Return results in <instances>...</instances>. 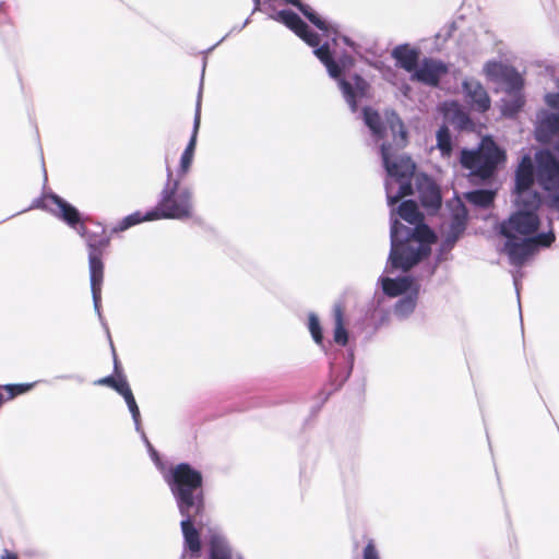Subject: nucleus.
I'll return each mask as SVG.
<instances>
[{"label":"nucleus","mask_w":559,"mask_h":559,"mask_svg":"<svg viewBox=\"0 0 559 559\" xmlns=\"http://www.w3.org/2000/svg\"><path fill=\"white\" fill-rule=\"evenodd\" d=\"M419 199L424 207L435 211L440 209L442 204L440 189L430 180H427L425 185L419 186Z\"/></svg>","instance_id":"obj_27"},{"label":"nucleus","mask_w":559,"mask_h":559,"mask_svg":"<svg viewBox=\"0 0 559 559\" xmlns=\"http://www.w3.org/2000/svg\"><path fill=\"white\" fill-rule=\"evenodd\" d=\"M548 195L546 199V204L550 209L559 211V188L554 189L552 191H547Z\"/></svg>","instance_id":"obj_41"},{"label":"nucleus","mask_w":559,"mask_h":559,"mask_svg":"<svg viewBox=\"0 0 559 559\" xmlns=\"http://www.w3.org/2000/svg\"><path fill=\"white\" fill-rule=\"evenodd\" d=\"M5 2L0 1V23L5 19Z\"/></svg>","instance_id":"obj_46"},{"label":"nucleus","mask_w":559,"mask_h":559,"mask_svg":"<svg viewBox=\"0 0 559 559\" xmlns=\"http://www.w3.org/2000/svg\"><path fill=\"white\" fill-rule=\"evenodd\" d=\"M514 204L518 211H528L537 213L542 205V195L538 191L530 187H515L513 190Z\"/></svg>","instance_id":"obj_20"},{"label":"nucleus","mask_w":559,"mask_h":559,"mask_svg":"<svg viewBox=\"0 0 559 559\" xmlns=\"http://www.w3.org/2000/svg\"><path fill=\"white\" fill-rule=\"evenodd\" d=\"M146 221H156V218H153V217H148V211L143 215L141 212H134L130 215H127L126 217H123L114 228H112V233H121V231H124L129 228H131L132 226H135L142 222H146Z\"/></svg>","instance_id":"obj_34"},{"label":"nucleus","mask_w":559,"mask_h":559,"mask_svg":"<svg viewBox=\"0 0 559 559\" xmlns=\"http://www.w3.org/2000/svg\"><path fill=\"white\" fill-rule=\"evenodd\" d=\"M391 57L395 60L399 68L412 75L420 62V50L417 47H412L409 44H401L392 49Z\"/></svg>","instance_id":"obj_19"},{"label":"nucleus","mask_w":559,"mask_h":559,"mask_svg":"<svg viewBox=\"0 0 559 559\" xmlns=\"http://www.w3.org/2000/svg\"><path fill=\"white\" fill-rule=\"evenodd\" d=\"M250 23V17L245 20V22L239 26V31H242Z\"/></svg>","instance_id":"obj_51"},{"label":"nucleus","mask_w":559,"mask_h":559,"mask_svg":"<svg viewBox=\"0 0 559 559\" xmlns=\"http://www.w3.org/2000/svg\"><path fill=\"white\" fill-rule=\"evenodd\" d=\"M437 148L443 158H449L453 152L452 134L448 126L442 124L436 132Z\"/></svg>","instance_id":"obj_31"},{"label":"nucleus","mask_w":559,"mask_h":559,"mask_svg":"<svg viewBox=\"0 0 559 559\" xmlns=\"http://www.w3.org/2000/svg\"><path fill=\"white\" fill-rule=\"evenodd\" d=\"M343 41H344L347 46H349V47H352V48H354V47H355V43H354L350 38H348V37H346V36H344V37H343Z\"/></svg>","instance_id":"obj_49"},{"label":"nucleus","mask_w":559,"mask_h":559,"mask_svg":"<svg viewBox=\"0 0 559 559\" xmlns=\"http://www.w3.org/2000/svg\"><path fill=\"white\" fill-rule=\"evenodd\" d=\"M385 124L389 127L393 142L396 147L402 148L407 143V130L400 118V116L394 110L385 111Z\"/></svg>","instance_id":"obj_25"},{"label":"nucleus","mask_w":559,"mask_h":559,"mask_svg":"<svg viewBox=\"0 0 559 559\" xmlns=\"http://www.w3.org/2000/svg\"><path fill=\"white\" fill-rule=\"evenodd\" d=\"M3 402V395L0 393V405L2 404Z\"/></svg>","instance_id":"obj_54"},{"label":"nucleus","mask_w":559,"mask_h":559,"mask_svg":"<svg viewBox=\"0 0 559 559\" xmlns=\"http://www.w3.org/2000/svg\"><path fill=\"white\" fill-rule=\"evenodd\" d=\"M141 435V438L147 449V452L154 462L156 468L163 476L164 481L167 484L170 492H174L175 485H187L195 483L203 478L201 471L193 467L191 464L187 462H181L176 465H171L167 467L166 463L162 460L159 453L152 445L150 440L147 439L145 432L138 431Z\"/></svg>","instance_id":"obj_7"},{"label":"nucleus","mask_w":559,"mask_h":559,"mask_svg":"<svg viewBox=\"0 0 559 559\" xmlns=\"http://www.w3.org/2000/svg\"><path fill=\"white\" fill-rule=\"evenodd\" d=\"M0 559H19L17 555L8 550L0 557Z\"/></svg>","instance_id":"obj_47"},{"label":"nucleus","mask_w":559,"mask_h":559,"mask_svg":"<svg viewBox=\"0 0 559 559\" xmlns=\"http://www.w3.org/2000/svg\"><path fill=\"white\" fill-rule=\"evenodd\" d=\"M205 66H206V62L204 61V62H203V70L205 69Z\"/></svg>","instance_id":"obj_55"},{"label":"nucleus","mask_w":559,"mask_h":559,"mask_svg":"<svg viewBox=\"0 0 559 559\" xmlns=\"http://www.w3.org/2000/svg\"><path fill=\"white\" fill-rule=\"evenodd\" d=\"M193 191L180 185V178H173V171L167 167V181L164 185L155 207L148 211V217L156 219H188L193 215Z\"/></svg>","instance_id":"obj_5"},{"label":"nucleus","mask_w":559,"mask_h":559,"mask_svg":"<svg viewBox=\"0 0 559 559\" xmlns=\"http://www.w3.org/2000/svg\"><path fill=\"white\" fill-rule=\"evenodd\" d=\"M308 328H309V331H310V334H311L313 341L319 345L322 344L323 343V333H322V328H321V324H320V321H319V318L317 314H314V313L309 314Z\"/></svg>","instance_id":"obj_38"},{"label":"nucleus","mask_w":559,"mask_h":559,"mask_svg":"<svg viewBox=\"0 0 559 559\" xmlns=\"http://www.w3.org/2000/svg\"><path fill=\"white\" fill-rule=\"evenodd\" d=\"M511 66H507L500 61L490 60L484 66L483 72L488 80L500 82Z\"/></svg>","instance_id":"obj_35"},{"label":"nucleus","mask_w":559,"mask_h":559,"mask_svg":"<svg viewBox=\"0 0 559 559\" xmlns=\"http://www.w3.org/2000/svg\"><path fill=\"white\" fill-rule=\"evenodd\" d=\"M465 99L471 108L479 114L487 112L491 107V99L484 85L474 78H466L462 82Z\"/></svg>","instance_id":"obj_15"},{"label":"nucleus","mask_w":559,"mask_h":559,"mask_svg":"<svg viewBox=\"0 0 559 559\" xmlns=\"http://www.w3.org/2000/svg\"><path fill=\"white\" fill-rule=\"evenodd\" d=\"M449 67L440 59L424 57L411 75L413 82L430 87H438L441 79L448 74Z\"/></svg>","instance_id":"obj_12"},{"label":"nucleus","mask_w":559,"mask_h":559,"mask_svg":"<svg viewBox=\"0 0 559 559\" xmlns=\"http://www.w3.org/2000/svg\"><path fill=\"white\" fill-rule=\"evenodd\" d=\"M546 105L555 110H559V92L547 93L544 97Z\"/></svg>","instance_id":"obj_42"},{"label":"nucleus","mask_w":559,"mask_h":559,"mask_svg":"<svg viewBox=\"0 0 559 559\" xmlns=\"http://www.w3.org/2000/svg\"><path fill=\"white\" fill-rule=\"evenodd\" d=\"M540 219L537 213L515 210L499 225V233L504 238L533 237L539 228Z\"/></svg>","instance_id":"obj_9"},{"label":"nucleus","mask_w":559,"mask_h":559,"mask_svg":"<svg viewBox=\"0 0 559 559\" xmlns=\"http://www.w3.org/2000/svg\"><path fill=\"white\" fill-rule=\"evenodd\" d=\"M419 290L414 288L411 294H406L395 301L392 312L400 321L407 320L415 311L418 302Z\"/></svg>","instance_id":"obj_23"},{"label":"nucleus","mask_w":559,"mask_h":559,"mask_svg":"<svg viewBox=\"0 0 559 559\" xmlns=\"http://www.w3.org/2000/svg\"><path fill=\"white\" fill-rule=\"evenodd\" d=\"M73 376H70V374H64V376H59L58 379H72Z\"/></svg>","instance_id":"obj_53"},{"label":"nucleus","mask_w":559,"mask_h":559,"mask_svg":"<svg viewBox=\"0 0 559 559\" xmlns=\"http://www.w3.org/2000/svg\"><path fill=\"white\" fill-rule=\"evenodd\" d=\"M296 7L304 16L321 31H328V23L309 5L299 0H285Z\"/></svg>","instance_id":"obj_32"},{"label":"nucleus","mask_w":559,"mask_h":559,"mask_svg":"<svg viewBox=\"0 0 559 559\" xmlns=\"http://www.w3.org/2000/svg\"><path fill=\"white\" fill-rule=\"evenodd\" d=\"M465 199L475 206L489 207L495 200V193L491 190L477 189L465 193Z\"/></svg>","instance_id":"obj_33"},{"label":"nucleus","mask_w":559,"mask_h":559,"mask_svg":"<svg viewBox=\"0 0 559 559\" xmlns=\"http://www.w3.org/2000/svg\"><path fill=\"white\" fill-rule=\"evenodd\" d=\"M129 412L132 416L135 431H142L141 413L132 391L123 396Z\"/></svg>","instance_id":"obj_37"},{"label":"nucleus","mask_w":559,"mask_h":559,"mask_svg":"<svg viewBox=\"0 0 559 559\" xmlns=\"http://www.w3.org/2000/svg\"><path fill=\"white\" fill-rule=\"evenodd\" d=\"M513 282H514V286H515V288H516V294H518V296H519V295H520V294H519V287H518V285H519V280H518V277H516L515 275L513 276Z\"/></svg>","instance_id":"obj_52"},{"label":"nucleus","mask_w":559,"mask_h":559,"mask_svg":"<svg viewBox=\"0 0 559 559\" xmlns=\"http://www.w3.org/2000/svg\"><path fill=\"white\" fill-rule=\"evenodd\" d=\"M316 57L324 64L329 75L336 80L342 95L352 112L358 110V103L369 96L370 83L360 74L350 73L355 60L347 53L335 58L328 44L313 50Z\"/></svg>","instance_id":"obj_3"},{"label":"nucleus","mask_w":559,"mask_h":559,"mask_svg":"<svg viewBox=\"0 0 559 559\" xmlns=\"http://www.w3.org/2000/svg\"><path fill=\"white\" fill-rule=\"evenodd\" d=\"M382 292L389 297H402L411 294L414 288L420 290V284L409 275L391 278L389 276H380L378 280Z\"/></svg>","instance_id":"obj_17"},{"label":"nucleus","mask_w":559,"mask_h":559,"mask_svg":"<svg viewBox=\"0 0 559 559\" xmlns=\"http://www.w3.org/2000/svg\"><path fill=\"white\" fill-rule=\"evenodd\" d=\"M362 120L366 127L370 130L373 139L380 141L385 135V126L382 121L380 114L372 107L365 106L361 111Z\"/></svg>","instance_id":"obj_26"},{"label":"nucleus","mask_w":559,"mask_h":559,"mask_svg":"<svg viewBox=\"0 0 559 559\" xmlns=\"http://www.w3.org/2000/svg\"><path fill=\"white\" fill-rule=\"evenodd\" d=\"M35 206L49 211L85 238L88 254L103 255L109 246L110 236L106 234L105 228L97 225L95 231L88 230L82 223L80 211L58 194L53 192L46 194L43 199L35 201Z\"/></svg>","instance_id":"obj_4"},{"label":"nucleus","mask_w":559,"mask_h":559,"mask_svg":"<svg viewBox=\"0 0 559 559\" xmlns=\"http://www.w3.org/2000/svg\"><path fill=\"white\" fill-rule=\"evenodd\" d=\"M500 82L506 84V94H523L524 80L514 67H510Z\"/></svg>","instance_id":"obj_30"},{"label":"nucleus","mask_w":559,"mask_h":559,"mask_svg":"<svg viewBox=\"0 0 559 559\" xmlns=\"http://www.w3.org/2000/svg\"><path fill=\"white\" fill-rule=\"evenodd\" d=\"M364 559H380L372 542H369L364 548Z\"/></svg>","instance_id":"obj_43"},{"label":"nucleus","mask_w":559,"mask_h":559,"mask_svg":"<svg viewBox=\"0 0 559 559\" xmlns=\"http://www.w3.org/2000/svg\"><path fill=\"white\" fill-rule=\"evenodd\" d=\"M380 154L388 179L413 178L416 165L408 155L393 154L392 145L385 142L380 146Z\"/></svg>","instance_id":"obj_10"},{"label":"nucleus","mask_w":559,"mask_h":559,"mask_svg":"<svg viewBox=\"0 0 559 559\" xmlns=\"http://www.w3.org/2000/svg\"><path fill=\"white\" fill-rule=\"evenodd\" d=\"M209 559H242V557L233 551L224 535L212 533L209 539Z\"/></svg>","instance_id":"obj_22"},{"label":"nucleus","mask_w":559,"mask_h":559,"mask_svg":"<svg viewBox=\"0 0 559 559\" xmlns=\"http://www.w3.org/2000/svg\"><path fill=\"white\" fill-rule=\"evenodd\" d=\"M500 111L506 118L513 119L523 109L525 105L524 94H507L506 97L500 100Z\"/></svg>","instance_id":"obj_28"},{"label":"nucleus","mask_w":559,"mask_h":559,"mask_svg":"<svg viewBox=\"0 0 559 559\" xmlns=\"http://www.w3.org/2000/svg\"><path fill=\"white\" fill-rule=\"evenodd\" d=\"M203 478L187 485H175L171 492L179 514L182 516L180 527L183 535L185 550L189 552L182 555V559H199L201 556V538L195 527L199 518H202L205 511V495L203 489Z\"/></svg>","instance_id":"obj_2"},{"label":"nucleus","mask_w":559,"mask_h":559,"mask_svg":"<svg viewBox=\"0 0 559 559\" xmlns=\"http://www.w3.org/2000/svg\"><path fill=\"white\" fill-rule=\"evenodd\" d=\"M536 180V163L530 155H524L515 170V187H530Z\"/></svg>","instance_id":"obj_24"},{"label":"nucleus","mask_w":559,"mask_h":559,"mask_svg":"<svg viewBox=\"0 0 559 559\" xmlns=\"http://www.w3.org/2000/svg\"><path fill=\"white\" fill-rule=\"evenodd\" d=\"M556 240L555 233H539L533 237L506 238L502 252L509 258L510 264L523 266L540 248H549Z\"/></svg>","instance_id":"obj_8"},{"label":"nucleus","mask_w":559,"mask_h":559,"mask_svg":"<svg viewBox=\"0 0 559 559\" xmlns=\"http://www.w3.org/2000/svg\"><path fill=\"white\" fill-rule=\"evenodd\" d=\"M36 383H17V384H4L1 388L9 393V400L14 399L17 395L24 394L32 390Z\"/></svg>","instance_id":"obj_39"},{"label":"nucleus","mask_w":559,"mask_h":559,"mask_svg":"<svg viewBox=\"0 0 559 559\" xmlns=\"http://www.w3.org/2000/svg\"><path fill=\"white\" fill-rule=\"evenodd\" d=\"M449 206L451 209V216L441 243L443 250H451L454 247L464 234L468 218V211L461 200H454L449 203Z\"/></svg>","instance_id":"obj_11"},{"label":"nucleus","mask_w":559,"mask_h":559,"mask_svg":"<svg viewBox=\"0 0 559 559\" xmlns=\"http://www.w3.org/2000/svg\"><path fill=\"white\" fill-rule=\"evenodd\" d=\"M116 382V378L112 377V376H107L105 378H102V379H98L97 381H95V384H98V385H107V386H110L112 388V385L115 384Z\"/></svg>","instance_id":"obj_44"},{"label":"nucleus","mask_w":559,"mask_h":559,"mask_svg":"<svg viewBox=\"0 0 559 559\" xmlns=\"http://www.w3.org/2000/svg\"><path fill=\"white\" fill-rule=\"evenodd\" d=\"M272 17L286 25L309 46L314 47V50L321 47L319 35L314 33L296 12L292 10H281L272 15Z\"/></svg>","instance_id":"obj_13"},{"label":"nucleus","mask_w":559,"mask_h":559,"mask_svg":"<svg viewBox=\"0 0 559 559\" xmlns=\"http://www.w3.org/2000/svg\"><path fill=\"white\" fill-rule=\"evenodd\" d=\"M111 389H114L122 397L132 391L123 374L118 376V378L116 379V382Z\"/></svg>","instance_id":"obj_40"},{"label":"nucleus","mask_w":559,"mask_h":559,"mask_svg":"<svg viewBox=\"0 0 559 559\" xmlns=\"http://www.w3.org/2000/svg\"><path fill=\"white\" fill-rule=\"evenodd\" d=\"M334 342L338 345L345 346L348 343V332L344 323L343 307L340 304L334 305Z\"/></svg>","instance_id":"obj_29"},{"label":"nucleus","mask_w":559,"mask_h":559,"mask_svg":"<svg viewBox=\"0 0 559 559\" xmlns=\"http://www.w3.org/2000/svg\"><path fill=\"white\" fill-rule=\"evenodd\" d=\"M202 86H203V79L201 80L200 91H199V95H198L192 133H191L190 140L180 157V164H179L178 174H177L179 178H182L189 171L192 160H193L194 151H195V146H197L198 132H199L200 123H201Z\"/></svg>","instance_id":"obj_16"},{"label":"nucleus","mask_w":559,"mask_h":559,"mask_svg":"<svg viewBox=\"0 0 559 559\" xmlns=\"http://www.w3.org/2000/svg\"><path fill=\"white\" fill-rule=\"evenodd\" d=\"M506 160V152L489 136H485L478 148H463L460 164L469 170L473 180L487 181L493 177L497 168Z\"/></svg>","instance_id":"obj_6"},{"label":"nucleus","mask_w":559,"mask_h":559,"mask_svg":"<svg viewBox=\"0 0 559 559\" xmlns=\"http://www.w3.org/2000/svg\"><path fill=\"white\" fill-rule=\"evenodd\" d=\"M239 26H240V25H236V26H234V27L229 31V33H228L227 35H225V36H224V37H223V38H222V39H221L216 45H214V46L212 47V49H213L214 47H216L218 44H221V43H222V41H223V40H224V39H225L229 34H231V33H234V32H240V31H239Z\"/></svg>","instance_id":"obj_48"},{"label":"nucleus","mask_w":559,"mask_h":559,"mask_svg":"<svg viewBox=\"0 0 559 559\" xmlns=\"http://www.w3.org/2000/svg\"><path fill=\"white\" fill-rule=\"evenodd\" d=\"M88 269H90V283H91V293L94 305V310L98 316L102 324L105 326L108 337L110 338L109 330L104 322L102 311H100V300H102V284L104 278V263L103 255L97 254H88Z\"/></svg>","instance_id":"obj_14"},{"label":"nucleus","mask_w":559,"mask_h":559,"mask_svg":"<svg viewBox=\"0 0 559 559\" xmlns=\"http://www.w3.org/2000/svg\"><path fill=\"white\" fill-rule=\"evenodd\" d=\"M253 2H254V8H253L252 13H254V12L260 10L261 0H253Z\"/></svg>","instance_id":"obj_50"},{"label":"nucleus","mask_w":559,"mask_h":559,"mask_svg":"<svg viewBox=\"0 0 559 559\" xmlns=\"http://www.w3.org/2000/svg\"><path fill=\"white\" fill-rule=\"evenodd\" d=\"M396 213L413 227L403 225L391 215V248L385 271L402 270L407 272L430 254L431 245L436 241L437 236L424 223V216L414 200L402 201L396 209Z\"/></svg>","instance_id":"obj_1"},{"label":"nucleus","mask_w":559,"mask_h":559,"mask_svg":"<svg viewBox=\"0 0 559 559\" xmlns=\"http://www.w3.org/2000/svg\"><path fill=\"white\" fill-rule=\"evenodd\" d=\"M555 136L559 138V112L539 110L536 115V139L548 142Z\"/></svg>","instance_id":"obj_18"},{"label":"nucleus","mask_w":559,"mask_h":559,"mask_svg":"<svg viewBox=\"0 0 559 559\" xmlns=\"http://www.w3.org/2000/svg\"><path fill=\"white\" fill-rule=\"evenodd\" d=\"M385 193L389 206L399 203L402 198L414 193L412 178L386 179Z\"/></svg>","instance_id":"obj_21"},{"label":"nucleus","mask_w":559,"mask_h":559,"mask_svg":"<svg viewBox=\"0 0 559 559\" xmlns=\"http://www.w3.org/2000/svg\"><path fill=\"white\" fill-rule=\"evenodd\" d=\"M110 346H111V349H112V355H114V368H115V372L119 376V361L117 359V356H116V352H115V348H114V345H112V342L110 341Z\"/></svg>","instance_id":"obj_45"},{"label":"nucleus","mask_w":559,"mask_h":559,"mask_svg":"<svg viewBox=\"0 0 559 559\" xmlns=\"http://www.w3.org/2000/svg\"><path fill=\"white\" fill-rule=\"evenodd\" d=\"M450 122L460 131L472 130L474 128V122L469 115L460 108L452 112Z\"/></svg>","instance_id":"obj_36"}]
</instances>
